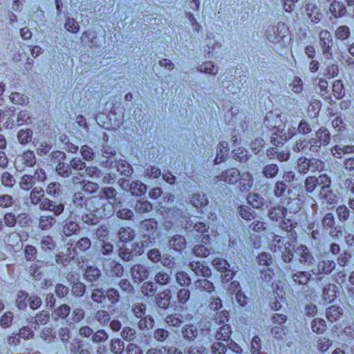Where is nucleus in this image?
Returning a JSON list of instances; mask_svg holds the SVG:
<instances>
[{
	"label": "nucleus",
	"instance_id": "nucleus-31",
	"mask_svg": "<svg viewBox=\"0 0 354 354\" xmlns=\"http://www.w3.org/2000/svg\"><path fill=\"white\" fill-rule=\"evenodd\" d=\"M297 227V222L292 218H286L280 223V227L283 230L290 233L292 239H295L297 237L295 232V228Z\"/></svg>",
	"mask_w": 354,
	"mask_h": 354
},
{
	"label": "nucleus",
	"instance_id": "nucleus-54",
	"mask_svg": "<svg viewBox=\"0 0 354 354\" xmlns=\"http://www.w3.org/2000/svg\"><path fill=\"white\" fill-rule=\"evenodd\" d=\"M248 202L254 208H260L263 205L264 198L258 194H250L247 198Z\"/></svg>",
	"mask_w": 354,
	"mask_h": 354
},
{
	"label": "nucleus",
	"instance_id": "nucleus-8",
	"mask_svg": "<svg viewBox=\"0 0 354 354\" xmlns=\"http://www.w3.org/2000/svg\"><path fill=\"white\" fill-rule=\"evenodd\" d=\"M293 254V258L297 260L301 264L310 266L314 261V257L308 248L305 245L297 247Z\"/></svg>",
	"mask_w": 354,
	"mask_h": 354
},
{
	"label": "nucleus",
	"instance_id": "nucleus-57",
	"mask_svg": "<svg viewBox=\"0 0 354 354\" xmlns=\"http://www.w3.org/2000/svg\"><path fill=\"white\" fill-rule=\"evenodd\" d=\"M100 274V270L97 268L90 266L86 268L84 276L87 281L93 282L96 281Z\"/></svg>",
	"mask_w": 354,
	"mask_h": 354
},
{
	"label": "nucleus",
	"instance_id": "nucleus-7",
	"mask_svg": "<svg viewBox=\"0 0 354 354\" xmlns=\"http://www.w3.org/2000/svg\"><path fill=\"white\" fill-rule=\"evenodd\" d=\"M319 44L323 54L328 59L332 57L333 39L330 32L326 30H322L319 34Z\"/></svg>",
	"mask_w": 354,
	"mask_h": 354
},
{
	"label": "nucleus",
	"instance_id": "nucleus-10",
	"mask_svg": "<svg viewBox=\"0 0 354 354\" xmlns=\"http://www.w3.org/2000/svg\"><path fill=\"white\" fill-rule=\"evenodd\" d=\"M305 14L308 19L313 24H318L323 17L322 12L315 3H308L306 4Z\"/></svg>",
	"mask_w": 354,
	"mask_h": 354
},
{
	"label": "nucleus",
	"instance_id": "nucleus-47",
	"mask_svg": "<svg viewBox=\"0 0 354 354\" xmlns=\"http://www.w3.org/2000/svg\"><path fill=\"white\" fill-rule=\"evenodd\" d=\"M332 91L334 96L337 99H342L345 95V88L341 80H337L333 82Z\"/></svg>",
	"mask_w": 354,
	"mask_h": 354
},
{
	"label": "nucleus",
	"instance_id": "nucleus-3",
	"mask_svg": "<svg viewBox=\"0 0 354 354\" xmlns=\"http://www.w3.org/2000/svg\"><path fill=\"white\" fill-rule=\"evenodd\" d=\"M222 315V317L218 316L216 317V322L219 326L216 329L214 337L217 340L227 341L232 333L230 326L225 323V321H228V313L223 310L219 314V315Z\"/></svg>",
	"mask_w": 354,
	"mask_h": 354
},
{
	"label": "nucleus",
	"instance_id": "nucleus-40",
	"mask_svg": "<svg viewBox=\"0 0 354 354\" xmlns=\"http://www.w3.org/2000/svg\"><path fill=\"white\" fill-rule=\"evenodd\" d=\"M44 198V192L41 188L35 187L30 193V200L33 205H40Z\"/></svg>",
	"mask_w": 354,
	"mask_h": 354
},
{
	"label": "nucleus",
	"instance_id": "nucleus-55",
	"mask_svg": "<svg viewBox=\"0 0 354 354\" xmlns=\"http://www.w3.org/2000/svg\"><path fill=\"white\" fill-rule=\"evenodd\" d=\"M191 203L194 207L198 208L205 206L208 201L205 194H194L191 198Z\"/></svg>",
	"mask_w": 354,
	"mask_h": 354
},
{
	"label": "nucleus",
	"instance_id": "nucleus-6",
	"mask_svg": "<svg viewBox=\"0 0 354 354\" xmlns=\"http://www.w3.org/2000/svg\"><path fill=\"white\" fill-rule=\"evenodd\" d=\"M263 124L270 129H276L278 131L283 130L281 114L279 111L277 109L267 113L264 118Z\"/></svg>",
	"mask_w": 354,
	"mask_h": 354
},
{
	"label": "nucleus",
	"instance_id": "nucleus-41",
	"mask_svg": "<svg viewBox=\"0 0 354 354\" xmlns=\"http://www.w3.org/2000/svg\"><path fill=\"white\" fill-rule=\"evenodd\" d=\"M120 240L122 242L132 241L135 236V231L130 227H122L118 232Z\"/></svg>",
	"mask_w": 354,
	"mask_h": 354
},
{
	"label": "nucleus",
	"instance_id": "nucleus-32",
	"mask_svg": "<svg viewBox=\"0 0 354 354\" xmlns=\"http://www.w3.org/2000/svg\"><path fill=\"white\" fill-rule=\"evenodd\" d=\"M286 212L287 209L284 207L276 205L269 210L268 217L272 221H278L286 216Z\"/></svg>",
	"mask_w": 354,
	"mask_h": 354
},
{
	"label": "nucleus",
	"instance_id": "nucleus-49",
	"mask_svg": "<svg viewBox=\"0 0 354 354\" xmlns=\"http://www.w3.org/2000/svg\"><path fill=\"white\" fill-rule=\"evenodd\" d=\"M28 301V295L23 290L17 292L15 304L19 310H24L27 307Z\"/></svg>",
	"mask_w": 354,
	"mask_h": 354
},
{
	"label": "nucleus",
	"instance_id": "nucleus-9",
	"mask_svg": "<svg viewBox=\"0 0 354 354\" xmlns=\"http://www.w3.org/2000/svg\"><path fill=\"white\" fill-rule=\"evenodd\" d=\"M293 150L295 151H302L308 153V152H317L319 151V147L315 140L310 139L306 140V139H300L293 146Z\"/></svg>",
	"mask_w": 354,
	"mask_h": 354
},
{
	"label": "nucleus",
	"instance_id": "nucleus-23",
	"mask_svg": "<svg viewBox=\"0 0 354 354\" xmlns=\"http://www.w3.org/2000/svg\"><path fill=\"white\" fill-rule=\"evenodd\" d=\"M313 139L317 141L319 150L322 145L326 146L329 144L330 141V134L326 127H322L316 132V138Z\"/></svg>",
	"mask_w": 354,
	"mask_h": 354
},
{
	"label": "nucleus",
	"instance_id": "nucleus-38",
	"mask_svg": "<svg viewBox=\"0 0 354 354\" xmlns=\"http://www.w3.org/2000/svg\"><path fill=\"white\" fill-rule=\"evenodd\" d=\"M129 190L133 195L141 196L146 193L147 187L141 181L136 180L129 185Z\"/></svg>",
	"mask_w": 354,
	"mask_h": 354
},
{
	"label": "nucleus",
	"instance_id": "nucleus-12",
	"mask_svg": "<svg viewBox=\"0 0 354 354\" xmlns=\"http://www.w3.org/2000/svg\"><path fill=\"white\" fill-rule=\"evenodd\" d=\"M149 274L148 268L145 266L137 263L131 268V275L135 283H140L145 280Z\"/></svg>",
	"mask_w": 354,
	"mask_h": 354
},
{
	"label": "nucleus",
	"instance_id": "nucleus-35",
	"mask_svg": "<svg viewBox=\"0 0 354 354\" xmlns=\"http://www.w3.org/2000/svg\"><path fill=\"white\" fill-rule=\"evenodd\" d=\"M73 201L74 205L77 208L76 212L77 210L82 209H87V202L88 198H86L83 194L81 192H77L75 193L73 198Z\"/></svg>",
	"mask_w": 354,
	"mask_h": 354
},
{
	"label": "nucleus",
	"instance_id": "nucleus-2",
	"mask_svg": "<svg viewBox=\"0 0 354 354\" xmlns=\"http://www.w3.org/2000/svg\"><path fill=\"white\" fill-rule=\"evenodd\" d=\"M290 243L285 238L274 235L272 240L271 249L274 252L281 254V257L285 262H290L293 259V254L290 248Z\"/></svg>",
	"mask_w": 354,
	"mask_h": 354
},
{
	"label": "nucleus",
	"instance_id": "nucleus-1",
	"mask_svg": "<svg viewBox=\"0 0 354 354\" xmlns=\"http://www.w3.org/2000/svg\"><path fill=\"white\" fill-rule=\"evenodd\" d=\"M87 209V211L93 212L102 219L110 216L113 212L112 205L102 199L99 194L88 198Z\"/></svg>",
	"mask_w": 354,
	"mask_h": 354
},
{
	"label": "nucleus",
	"instance_id": "nucleus-50",
	"mask_svg": "<svg viewBox=\"0 0 354 354\" xmlns=\"http://www.w3.org/2000/svg\"><path fill=\"white\" fill-rule=\"evenodd\" d=\"M241 217L246 221H251L256 217V213L246 205H241L238 208Z\"/></svg>",
	"mask_w": 354,
	"mask_h": 354
},
{
	"label": "nucleus",
	"instance_id": "nucleus-24",
	"mask_svg": "<svg viewBox=\"0 0 354 354\" xmlns=\"http://www.w3.org/2000/svg\"><path fill=\"white\" fill-rule=\"evenodd\" d=\"M49 319V313L46 311H41L35 317L29 318L28 323L30 324L32 328L37 329L40 324L44 325L47 324Z\"/></svg>",
	"mask_w": 354,
	"mask_h": 354
},
{
	"label": "nucleus",
	"instance_id": "nucleus-63",
	"mask_svg": "<svg viewBox=\"0 0 354 354\" xmlns=\"http://www.w3.org/2000/svg\"><path fill=\"white\" fill-rule=\"evenodd\" d=\"M32 131L29 129H21L17 133L18 140L22 145H25L29 142L32 138Z\"/></svg>",
	"mask_w": 354,
	"mask_h": 354
},
{
	"label": "nucleus",
	"instance_id": "nucleus-5",
	"mask_svg": "<svg viewBox=\"0 0 354 354\" xmlns=\"http://www.w3.org/2000/svg\"><path fill=\"white\" fill-rule=\"evenodd\" d=\"M36 163L35 154L31 151H26L22 155L17 156L15 160L16 169L24 171L27 167H32Z\"/></svg>",
	"mask_w": 354,
	"mask_h": 354
},
{
	"label": "nucleus",
	"instance_id": "nucleus-28",
	"mask_svg": "<svg viewBox=\"0 0 354 354\" xmlns=\"http://www.w3.org/2000/svg\"><path fill=\"white\" fill-rule=\"evenodd\" d=\"M182 335L183 338L189 341H194L198 335V330L192 324H186L182 328Z\"/></svg>",
	"mask_w": 354,
	"mask_h": 354
},
{
	"label": "nucleus",
	"instance_id": "nucleus-43",
	"mask_svg": "<svg viewBox=\"0 0 354 354\" xmlns=\"http://www.w3.org/2000/svg\"><path fill=\"white\" fill-rule=\"evenodd\" d=\"M336 286L332 284L326 285L322 293L323 299L327 302H332L336 297Z\"/></svg>",
	"mask_w": 354,
	"mask_h": 354
},
{
	"label": "nucleus",
	"instance_id": "nucleus-52",
	"mask_svg": "<svg viewBox=\"0 0 354 354\" xmlns=\"http://www.w3.org/2000/svg\"><path fill=\"white\" fill-rule=\"evenodd\" d=\"M41 248L45 252H52L56 247V243L52 236L48 235L42 237Z\"/></svg>",
	"mask_w": 354,
	"mask_h": 354
},
{
	"label": "nucleus",
	"instance_id": "nucleus-21",
	"mask_svg": "<svg viewBox=\"0 0 354 354\" xmlns=\"http://www.w3.org/2000/svg\"><path fill=\"white\" fill-rule=\"evenodd\" d=\"M191 270L198 276L208 277L211 275V270L203 263L192 261L189 263Z\"/></svg>",
	"mask_w": 354,
	"mask_h": 354
},
{
	"label": "nucleus",
	"instance_id": "nucleus-30",
	"mask_svg": "<svg viewBox=\"0 0 354 354\" xmlns=\"http://www.w3.org/2000/svg\"><path fill=\"white\" fill-rule=\"evenodd\" d=\"M80 230V227L78 223L71 220H66L62 228V232L66 236L77 234Z\"/></svg>",
	"mask_w": 354,
	"mask_h": 354
},
{
	"label": "nucleus",
	"instance_id": "nucleus-15",
	"mask_svg": "<svg viewBox=\"0 0 354 354\" xmlns=\"http://www.w3.org/2000/svg\"><path fill=\"white\" fill-rule=\"evenodd\" d=\"M76 216L85 224L94 225L99 223L102 218L93 212L87 209L77 210Z\"/></svg>",
	"mask_w": 354,
	"mask_h": 354
},
{
	"label": "nucleus",
	"instance_id": "nucleus-34",
	"mask_svg": "<svg viewBox=\"0 0 354 354\" xmlns=\"http://www.w3.org/2000/svg\"><path fill=\"white\" fill-rule=\"evenodd\" d=\"M116 194V190L112 187L103 188L99 192V195L102 196V199H105L108 203L111 204L113 207V203L115 201Z\"/></svg>",
	"mask_w": 354,
	"mask_h": 354
},
{
	"label": "nucleus",
	"instance_id": "nucleus-27",
	"mask_svg": "<svg viewBox=\"0 0 354 354\" xmlns=\"http://www.w3.org/2000/svg\"><path fill=\"white\" fill-rule=\"evenodd\" d=\"M291 279L295 283L306 285L312 277L311 274L307 271H299L291 274Z\"/></svg>",
	"mask_w": 354,
	"mask_h": 354
},
{
	"label": "nucleus",
	"instance_id": "nucleus-4",
	"mask_svg": "<svg viewBox=\"0 0 354 354\" xmlns=\"http://www.w3.org/2000/svg\"><path fill=\"white\" fill-rule=\"evenodd\" d=\"M288 32V28L285 23H278L276 26L268 27L266 35L272 43L279 42Z\"/></svg>",
	"mask_w": 354,
	"mask_h": 354
},
{
	"label": "nucleus",
	"instance_id": "nucleus-58",
	"mask_svg": "<svg viewBox=\"0 0 354 354\" xmlns=\"http://www.w3.org/2000/svg\"><path fill=\"white\" fill-rule=\"evenodd\" d=\"M121 337L127 342H131L136 339V330L129 326H125L121 332Z\"/></svg>",
	"mask_w": 354,
	"mask_h": 354
},
{
	"label": "nucleus",
	"instance_id": "nucleus-22",
	"mask_svg": "<svg viewBox=\"0 0 354 354\" xmlns=\"http://www.w3.org/2000/svg\"><path fill=\"white\" fill-rule=\"evenodd\" d=\"M77 177L73 178V182L76 185V188L83 190L88 194H93L96 192L99 189V185L97 183H93L88 180H83L80 183H76Z\"/></svg>",
	"mask_w": 354,
	"mask_h": 354
},
{
	"label": "nucleus",
	"instance_id": "nucleus-19",
	"mask_svg": "<svg viewBox=\"0 0 354 354\" xmlns=\"http://www.w3.org/2000/svg\"><path fill=\"white\" fill-rule=\"evenodd\" d=\"M229 156L228 143L225 141H221L218 143L216 148V156L214 159L216 165L225 161Z\"/></svg>",
	"mask_w": 354,
	"mask_h": 354
},
{
	"label": "nucleus",
	"instance_id": "nucleus-13",
	"mask_svg": "<svg viewBox=\"0 0 354 354\" xmlns=\"http://www.w3.org/2000/svg\"><path fill=\"white\" fill-rule=\"evenodd\" d=\"M217 180H223L230 185L236 184L240 178V172L237 169L230 168L223 171L216 177Z\"/></svg>",
	"mask_w": 354,
	"mask_h": 354
},
{
	"label": "nucleus",
	"instance_id": "nucleus-14",
	"mask_svg": "<svg viewBox=\"0 0 354 354\" xmlns=\"http://www.w3.org/2000/svg\"><path fill=\"white\" fill-rule=\"evenodd\" d=\"M335 266L336 263L334 261L324 259L319 261L312 271L315 274H329L334 270Z\"/></svg>",
	"mask_w": 354,
	"mask_h": 354
},
{
	"label": "nucleus",
	"instance_id": "nucleus-11",
	"mask_svg": "<svg viewBox=\"0 0 354 354\" xmlns=\"http://www.w3.org/2000/svg\"><path fill=\"white\" fill-rule=\"evenodd\" d=\"M140 227L145 236H148L149 239H155V234L157 232L158 223L154 218H149L142 221Z\"/></svg>",
	"mask_w": 354,
	"mask_h": 354
},
{
	"label": "nucleus",
	"instance_id": "nucleus-48",
	"mask_svg": "<svg viewBox=\"0 0 354 354\" xmlns=\"http://www.w3.org/2000/svg\"><path fill=\"white\" fill-rule=\"evenodd\" d=\"M68 254H64L63 252H59L55 257L56 262L59 264H62L64 266H66L70 261L74 258L75 254V249H72V252L70 249H68Z\"/></svg>",
	"mask_w": 354,
	"mask_h": 354
},
{
	"label": "nucleus",
	"instance_id": "nucleus-36",
	"mask_svg": "<svg viewBox=\"0 0 354 354\" xmlns=\"http://www.w3.org/2000/svg\"><path fill=\"white\" fill-rule=\"evenodd\" d=\"M169 245L176 251H181L186 247V241L184 236L180 235L174 236L169 241Z\"/></svg>",
	"mask_w": 354,
	"mask_h": 354
},
{
	"label": "nucleus",
	"instance_id": "nucleus-39",
	"mask_svg": "<svg viewBox=\"0 0 354 354\" xmlns=\"http://www.w3.org/2000/svg\"><path fill=\"white\" fill-rule=\"evenodd\" d=\"M146 310V304L140 301L133 303L131 308V313L137 319L142 318L145 316Z\"/></svg>",
	"mask_w": 354,
	"mask_h": 354
},
{
	"label": "nucleus",
	"instance_id": "nucleus-62",
	"mask_svg": "<svg viewBox=\"0 0 354 354\" xmlns=\"http://www.w3.org/2000/svg\"><path fill=\"white\" fill-rule=\"evenodd\" d=\"M213 266L218 271L225 272L230 268V264L228 262L221 258H215L212 261Z\"/></svg>",
	"mask_w": 354,
	"mask_h": 354
},
{
	"label": "nucleus",
	"instance_id": "nucleus-17",
	"mask_svg": "<svg viewBox=\"0 0 354 354\" xmlns=\"http://www.w3.org/2000/svg\"><path fill=\"white\" fill-rule=\"evenodd\" d=\"M41 210L53 212L55 216L60 215L64 210V205L62 203H57L48 198H44L39 205Z\"/></svg>",
	"mask_w": 354,
	"mask_h": 354
},
{
	"label": "nucleus",
	"instance_id": "nucleus-37",
	"mask_svg": "<svg viewBox=\"0 0 354 354\" xmlns=\"http://www.w3.org/2000/svg\"><path fill=\"white\" fill-rule=\"evenodd\" d=\"M171 298L170 290H166L160 293L156 297L158 306L162 309H167L170 304Z\"/></svg>",
	"mask_w": 354,
	"mask_h": 354
},
{
	"label": "nucleus",
	"instance_id": "nucleus-46",
	"mask_svg": "<svg viewBox=\"0 0 354 354\" xmlns=\"http://www.w3.org/2000/svg\"><path fill=\"white\" fill-rule=\"evenodd\" d=\"M350 36V28L346 25L339 26L335 31V37L340 41H344L348 39Z\"/></svg>",
	"mask_w": 354,
	"mask_h": 354
},
{
	"label": "nucleus",
	"instance_id": "nucleus-45",
	"mask_svg": "<svg viewBox=\"0 0 354 354\" xmlns=\"http://www.w3.org/2000/svg\"><path fill=\"white\" fill-rule=\"evenodd\" d=\"M342 315V309L339 306H331L327 308L326 317L331 322L337 321Z\"/></svg>",
	"mask_w": 354,
	"mask_h": 354
},
{
	"label": "nucleus",
	"instance_id": "nucleus-16",
	"mask_svg": "<svg viewBox=\"0 0 354 354\" xmlns=\"http://www.w3.org/2000/svg\"><path fill=\"white\" fill-rule=\"evenodd\" d=\"M209 227L208 225L203 222H196L192 226V230L198 234H200L199 239L205 244H207L210 242L209 236Z\"/></svg>",
	"mask_w": 354,
	"mask_h": 354
},
{
	"label": "nucleus",
	"instance_id": "nucleus-26",
	"mask_svg": "<svg viewBox=\"0 0 354 354\" xmlns=\"http://www.w3.org/2000/svg\"><path fill=\"white\" fill-rule=\"evenodd\" d=\"M330 3L329 10L335 17H341L346 15V9L343 3L336 0L331 1Z\"/></svg>",
	"mask_w": 354,
	"mask_h": 354
},
{
	"label": "nucleus",
	"instance_id": "nucleus-25",
	"mask_svg": "<svg viewBox=\"0 0 354 354\" xmlns=\"http://www.w3.org/2000/svg\"><path fill=\"white\" fill-rule=\"evenodd\" d=\"M319 196L324 200L326 204L333 205L337 203V197L336 194L330 189H321Z\"/></svg>",
	"mask_w": 354,
	"mask_h": 354
},
{
	"label": "nucleus",
	"instance_id": "nucleus-64",
	"mask_svg": "<svg viewBox=\"0 0 354 354\" xmlns=\"http://www.w3.org/2000/svg\"><path fill=\"white\" fill-rule=\"evenodd\" d=\"M124 350V343L119 338L113 339L111 342V351L115 354H121Z\"/></svg>",
	"mask_w": 354,
	"mask_h": 354
},
{
	"label": "nucleus",
	"instance_id": "nucleus-60",
	"mask_svg": "<svg viewBox=\"0 0 354 354\" xmlns=\"http://www.w3.org/2000/svg\"><path fill=\"white\" fill-rule=\"evenodd\" d=\"M311 328L314 333H322L326 329V322L322 319L316 318L312 322Z\"/></svg>",
	"mask_w": 354,
	"mask_h": 354
},
{
	"label": "nucleus",
	"instance_id": "nucleus-18",
	"mask_svg": "<svg viewBox=\"0 0 354 354\" xmlns=\"http://www.w3.org/2000/svg\"><path fill=\"white\" fill-rule=\"evenodd\" d=\"M103 268L111 275L121 277L124 272L123 266L118 262L112 260H106L103 263Z\"/></svg>",
	"mask_w": 354,
	"mask_h": 354
},
{
	"label": "nucleus",
	"instance_id": "nucleus-61",
	"mask_svg": "<svg viewBox=\"0 0 354 354\" xmlns=\"http://www.w3.org/2000/svg\"><path fill=\"white\" fill-rule=\"evenodd\" d=\"M154 280L160 285H167L171 281V273H168L165 271H160L156 274Z\"/></svg>",
	"mask_w": 354,
	"mask_h": 354
},
{
	"label": "nucleus",
	"instance_id": "nucleus-42",
	"mask_svg": "<svg viewBox=\"0 0 354 354\" xmlns=\"http://www.w3.org/2000/svg\"><path fill=\"white\" fill-rule=\"evenodd\" d=\"M134 209L136 213L144 214L151 212L153 209V205L149 201L142 198L136 202Z\"/></svg>",
	"mask_w": 354,
	"mask_h": 354
},
{
	"label": "nucleus",
	"instance_id": "nucleus-53",
	"mask_svg": "<svg viewBox=\"0 0 354 354\" xmlns=\"http://www.w3.org/2000/svg\"><path fill=\"white\" fill-rule=\"evenodd\" d=\"M196 288L200 290H204L208 292H211L214 290V286L212 282L206 279H198L194 282Z\"/></svg>",
	"mask_w": 354,
	"mask_h": 354
},
{
	"label": "nucleus",
	"instance_id": "nucleus-33",
	"mask_svg": "<svg viewBox=\"0 0 354 354\" xmlns=\"http://www.w3.org/2000/svg\"><path fill=\"white\" fill-rule=\"evenodd\" d=\"M197 70L201 73L216 75L218 73V68L213 62L207 61L199 65Z\"/></svg>",
	"mask_w": 354,
	"mask_h": 354
},
{
	"label": "nucleus",
	"instance_id": "nucleus-44",
	"mask_svg": "<svg viewBox=\"0 0 354 354\" xmlns=\"http://www.w3.org/2000/svg\"><path fill=\"white\" fill-rule=\"evenodd\" d=\"M71 312V308L67 304H62L56 308L52 313V316L55 319H65Z\"/></svg>",
	"mask_w": 354,
	"mask_h": 354
},
{
	"label": "nucleus",
	"instance_id": "nucleus-29",
	"mask_svg": "<svg viewBox=\"0 0 354 354\" xmlns=\"http://www.w3.org/2000/svg\"><path fill=\"white\" fill-rule=\"evenodd\" d=\"M239 180L242 192L249 191L253 185V176L249 172H243Z\"/></svg>",
	"mask_w": 354,
	"mask_h": 354
},
{
	"label": "nucleus",
	"instance_id": "nucleus-51",
	"mask_svg": "<svg viewBox=\"0 0 354 354\" xmlns=\"http://www.w3.org/2000/svg\"><path fill=\"white\" fill-rule=\"evenodd\" d=\"M55 223V219L50 215L41 216L39 220V226L43 230H49Z\"/></svg>",
	"mask_w": 354,
	"mask_h": 354
},
{
	"label": "nucleus",
	"instance_id": "nucleus-20",
	"mask_svg": "<svg viewBox=\"0 0 354 354\" xmlns=\"http://www.w3.org/2000/svg\"><path fill=\"white\" fill-rule=\"evenodd\" d=\"M330 153L335 158H342L344 155L354 153V145H335L330 148Z\"/></svg>",
	"mask_w": 354,
	"mask_h": 354
},
{
	"label": "nucleus",
	"instance_id": "nucleus-59",
	"mask_svg": "<svg viewBox=\"0 0 354 354\" xmlns=\"http://www.w3.org/2000/svg\"><path fill=\"white\" fill-rule=\"evenodd\" d=\"M91 298L93 302L101 304L105 301L106 295L103 289L97 288L93 290Z\"/></svg>",
	"mask_w": 354,
	"mask_h": 354
},
{
	"label": "nucleus",
	"instance_id": "nucleus-56",
	"mask_svg": "<svg viewBox=\"0 0 354 354\" xmlns=\"http://www.w3.org/2000/svg\"><path fill=\"white\" fill-rule=\"evenodd\" d=\"M35 185V180L32 176L25 174L20 180L19 186L24 190H30Z\"/></svg>",
	"mask_w": 354,
	"mask_h": 354
}]
</instances>
